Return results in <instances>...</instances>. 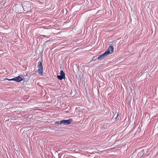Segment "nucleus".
Here are the masks:
<instances>
[{"mask_svg":"<svg viewBox=\"0 0 158 158\" xmlns=\"http://www.w3.org/2000/svg\"><path fill=\"white\" fill-rule=\"evenodd\" d=\"M9 81H13L17 82H19L23 80V78L20 76H18L14 78L8 80Z\"/></svg>","mask_w":158,"mask_h":158,"instance_id":"7ed1b4c3","label":"nucleus"},{"mask_svg":"<svg viewBox=\"0 0 158 158\" xmlns=\"http://www.w3.org/2000/svg\"><path fill=\"white\" fill-rule=\"evenodd\" d=\"M115 114L114 115V116H115Z\"/></svg>","mask_w":158,"mask_h":158,"instance_id":"ddd939ff","label":"nucleus"},{"mask_svg":"<svg viewBox=\"0 0 158 158\" xmlns=\"http://www.w3.org/2000/svg\"><path fill=\"white\" fill-rule=\"evenodd\" d=\"M110 43H111L110 44L111 46H110L107 50V51L110 54H111L114 51V48L113 46H114V43L113 42H110Z\"/></svg>","mask_w":158,"mask_h":158,"instance_id":"39448f33","label":"nucleus"},{"mask_svg":"<svg viewBox=\"0 0 158 158\" xmlns=\"http://www.w3.org/2000/svg\"><path fill=\"white\" fill-rule=\"evenodd\" d=\"M108 52V51L106 50L104 53L102 54L105 58L107 57L108 55L110 54Z\"/></svg>","mask_w":158,"mask_h":158,"instance_id":"0eeeda50","label":"nucleus"},{"mask_svg":"<svg viewBox=\"0 0 158 158\" xmlns=\"http://www.w3.org/2000/svg\"><path fill=\"white\" fill-rule=\"evenodd\" d=\"M118 115H119V114L118 113L116 114V117L115 118L116 119V120H117V119H118V118H117L118 116Z\"/></svg>","mask_w":158,"mask_h":158,"instance_id":"1a4fd4ad","label":"nucleus"},{"mask_svg":"<svg viewBox=\"0 0 158 158\" xmlns=\"http://www.w3.org/2000/svg\"><path fill=\"white\" fill-rule=\"evenodd\" d=\"M21 5L22 6V7H23V10H24V7L23 6V5L22 4H21Z\"/></svg>","mask_w":158,"mask_h":158,"instance_id":"9b49d317","label":"nucleus"},{"mask_svg":"<svg viewBox=\"0 0 158 158\" xmlns=\"http://www.w3.org/2000/svg\"><path fill=\"white\" fill-rule=\"evenodd\" d=\"M133 90V89L132 88H130V91L131 92H132V91Z\"/></svg>","mask_w":158,"mask_h":158,"instance_id":"9d476101","label":"nucleus"},{"mask_svg":"<svg viewBox=\"0 0 158 158\" xmlns=\"http://www.w3.org/2000/svg\"><path fill=\"white\" fill-rule=\"evenodd\" d=\"M37 67L39 68L38 70L39 73V74H42L43 72V66L41 62L39 61L38 63Z\"/></svg>","mask_w":158,"mask_h":158,"instance_id":"f257e3e1","label":"nucleus"},{"mask_svg":"<svg viewBox=\"0 0 158 158\" xmlns=\"http://www.w3.org/2000/svg\"><path fill=\"white\" fill-rule=\"evenodd\" d=\"M60 75H57V78L60 80H62L63 79H64L65 78V73L63 71L61 70L60 71Z\"/></svg>","mask_w":158,"mask_h":158,"instance_id":"20e7f679","label":"nucleus"},{"mask_svg":"<svg viewBox=\"0 0 158 158\" xmlns=\"http://www.w3.org/2000/svg\"><path fill=\"white\" fill-rule=\"evenodd\" d=\"M62 124V123H60V121H57L55 123V124Z\"/></svg>","mask_w":158,"mask_h":158,"instance_id":"6e6552de","label":"nucleus"},{"mask_svg":"<svg viewBox=\"0 0 158 158\" xmlns=\"http://www.w3.org/2000/svg\"><path fill=\"white\" fill-rule=\"evenodd\" d=\"M96 60V59L95 60H91V61L90 62H92V61H94V60Z\"/></svg>","mask_w":158,"mask_h":158,"instance_id":"f8f14e48","label":"nucleus"},{"mask_svg":"<svg viewBox=\"0 0 158 158\" xmlns=\"http://www.w3.org/2000/svg\"><path fill=\"white\" fill-rule=\"evenodd\" d=\"M105 57L103 56V55L102 54L99 55L98 57L97 58V59L98 60H102L103 59L105 58Z\"/></svg>","mask_w":158,"mask_h":158,"instance_id":"423d86ee","label":"nucleus"},{"mask_svg":"<svg viewBox=\"0 0 158 158\" xmlns=\"http://www.w3.org/2000/svg\"><path fill=\"white\" fill-rule=\"evenodd\" d=\"M73 121V119H71L67 120L63 119L60 121V123H62V124H63L65 125H67L70 124Z\"/></svg>","mask_w":158,"mask_h":158,"instance_id":"f03ea898","label":"nucleus"}]
</instances>
